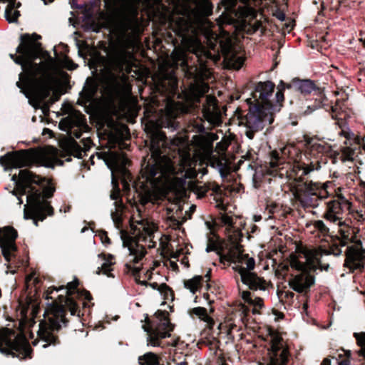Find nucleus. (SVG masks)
Returning a JSON list of instances; mask_svg holds the SVG:
<instances>
[{"mask_svg":"<svg viewBox=\"0 0 365 365\" xmlns=\"http://www.w3.org/2000/svg\"><path fill=\"white\" fill-rule=\"evenodd\" d=\"M78 285L79 280L76 277L66 286H61L58 288L53 287L45 292L46 299H53L51 294L53 290L58 292L63 289H66V296L58 295L57 299L53 300L46 309L45 314L47 316L48 322L42 325L38 332L40 339L46 343L43 345V348L60 344L59 338L54 332H58L62 327L68 326L69 322L66 317L68 312H70L71 316L77 315L79 318L81 317V310L78 304L73 298V295L77 294L81 290L78 289Z\"/></svg>","mask_w":365,"mask_h":365,"instance_id":"nucleus-4","label":"nucleus"},{"mask_svg":"<svg viewBox=\"0 0 365 365\" xmlns=\"http://www.w3.org/2000/svg\"><path fill=\"white\" fill-rule=\"evenodd\" d=\"M203 118L208 122L212 123L214 121V113L209 108H205L202 110Z\"/></svg>","mask_w":365,"mask_h":365,"instance_id":"nucleus-44","label":"nucleus"},{"mask_svg":"<svg viewBox=\"0 0 365 365\" xmlns=\"http://www.w3.org/2000/svg\"><path fill=\"white\" fill-rule=\"evenodd\" d=\"M81 151L82 150L81 147L78 145V143L76 141H74L71 147V154L76 158H81Z\"/></svg>","mask_w":365,"mask_h":365,"instance_id":"nucleus-46","label":"nucleus"},{"mask_svg":"<svg viewBox=\"0 0 365 365\" xmlns=\"http://www.w3.org/2000/svg\"><path fill=\"white\" fill-rule=\"evenodd\" d=\"M211 189L216 194H219L221 192L220 187L218 185H214Z\"/></svg>","mask_w":365,"mask_h":365,"instance_id":"nucleus-57","label":"nucleus"},{"mask_svg":"<svg viewBox=\"0 0 365 365\" xmlns=\"http://www.w3.org/2000/svg\"><path fill=\"white\" fill-rule=\"evenodd\" d=\"M170 264L173 270H178V266L175 262L170 261Z\"/></svg>","mask_w":365,"mask_h":365,"instance_id":"nucleus-62","label":"nucleus"},{"mask_svg":"<svg viewBox=\"0 0 365 365\" xmlns=\"http://www.w3.org/2000/svg\"><path fill=\"white\" fill-rule=\"evenodd\" d=\"M242 283L253 291H264L268 287V283L263 277H259L256 273L252 272L242 277Z\"/></svg>","mask_w":365,"mask_h":365,"instance_id":"nucleus-19","label":"nucleus"},{"mask_svg":"<svg viewBox=\"0 0 365 365\" xmlns=\"http://www.w3.org/2000/svg\"><path fill=\"white\" fill-rule=\"evenodd\" d=\"M285 88L300 92L304 96L309 95L312 92L317 95L322 91L320 88L315 85L314 81L309 79H294L290 83H286Z\"/></svg>","mask_w":365,"mask_h":365,"instance_id":"nucleus-18","label":"nucleus"},{"mask_svg":"<svg viewBox=\"0 0 365 365\" xmlns=\"http://www.w3.org/2000/svg\"><path fill=\"white\" fill-rule=\"evenodd\" d=\"M98 87L94 83H91L83 87V91L80 93V98L77 103L82 106H86L88 103H91L97 92Z\"/></svg>","mask_w":365,"mask_h":365,"instance_id":"nucleus-22","label":"nucleus"},{"mask_svg":"<svg viewBox=\"0 0 365 365\" xmlns=\"http://www.w3.org/2000/svg\"><path fill=\"white\" fill-rule=\"evenodd\" d=\"M63 123L65 124L66 128H88L86 116L76 110H74L66 118H63Z\"/></svg>","mask_w":365,"mask_h":365,"instance_id":"nucleus-20","label":"nucleus"},{"mask_svg":"<svg viewBox=\"0 0 365 365\" xmlns=\"http://www.w3.org/2000/svg\"><path fill=\"white\" fill-rule=\"evenodd\" d=\"M20 81L16 82V86L21 89L22 92L26 95V97H33L36 101H37L40 103H43V111L44 114H46V112L49 111V104L46 102L47 98L40 99L36 97L27 87L25 80H26V72L21 73L19 75Z\"/></svg>","mask_w":365,"mask_h":365,"instance_id":"nucleus-21","label":"nucleus"},{"mask_svg":"<svg viewBox=\"0 0 365 365\" xmlns=\"http://www.w3.org/2000/svg\"><path fill=\"white\" fill-rule=\"evenodd\" d=\"M317 96L318 98L315 100V106L323 108L327 111H330L333 118L341 120V115L343 111L342 103L337 99L335 104L333 105L332 103L324 96L322 90L319 94H317Z\"/></svg>","mask_w":365,"mask_h":365,"instance_id":"nucleus-17","label":"nucleus"},{"mask_svg":"<svg viewBox=\"0 0 365 365\" xmlns=\"http://www.w3.org/2000/svg\"><path fill=\"white\" fill-rule=\"evenodd\" d=\"M0 247L1 248V252L7 262H9L10 257L11 256V252L15 251L16 250V245H10L1 242L0 243Z\"/></svg>","mask_w":365,"mask_h":365,"instance_id":"nucleus-37","label":"nucleus"},{"mask_svg":"<svg viewBox=\"0 0 365 365\" xmlns=\"http://www.w3.org/2000/svg\"><path fill=\"white\" fill-rule=\"evenodd\" d=\"M290 266L292 269L299 271L300 273L292 275L289 280L290 288L298 293L306 294L314 284L315 277L311 274L312 272L317 270V265L312 263L302 262L294 256L290 261Z\"/></svg>","mask_w":365,"mask_h":365,"instance_id":"nucleus-12","label":"nucleus"},{"mask_svg":"<svg viewBox=\"0 0 365 365\" xmlns=\"http://www.w3.org/2000/svg\"><path fill=\"white\" fill-rule=\"evenodd\" d=\"M192 125L197 133H205V127L204 125V120L201 118H197L192 122Z\"/></svg>","mask_w":365,"mask_h":365,"instance_id":"nucleus-39","label":"nucleus"},{"mask_svg":"<svg viewBox=\"0 0 365 365\" xmlns=\"http://www.w3.org/2000/svg\"><path fill=\"white\" fill-rule=\"evenodd\" d=\"M212 12V5L208 1L199 2L194 7L187 4H185L181 11L182 16L172 18L169 27L175 36L185 40L195 33L196 26L201 19Z\"/></svg>","mask_w":365,"mask_h":365,"instance_id":"nucleus-6","label":"nucleus"},{"mask_svg":"<svg viewBox=\"0 0 365 365\" xmlns=\"http://www.w3.org/2000/svg\"><path fill=\"white\" fill-rule=\"evenodd\" d=\"M243 262H245L247 266L245 269L247 270V272H250L251 270L254 269L255 267V261L253 258L249 257L248 255L247 257H244L242 263Z\"/></svg>","mask_w":365,"mask_h":365,"instance_id":"nucleus-45","label":"nucleus"},{"mask_svg":"<svg viewBox=\"0 0 365 365\" xmlns=\"http://www.w3.org/2000/svg\"><path fill=\"white\" fill-rule=\"evenodd\" d=\"M178 115L173 112H168L161 119V128H168L172 131L180 128V123L177 120Z\"/></svg>","mask_w":365,"mask_h":365,"instance_id":"nucleus-27","label":"nucleus"},{"mask_svg":"<svg viewBox=\"0 0 365 365\" xmlns=\"http://www.w3.org/2000/svg\"><path fill=\"white\" fill-rule=\"evenodd\" d=\"M242 298L245 303L253 307L252 310L253 314H259V309L264 307L263 299L259 297H254L249 291H244L242 294Z\"/></svg>","mask_w":365,"mask_h":365,"instance_id":"nucleus-24","label":"nucleus"},{"mask_svg":"<svg viewBox=\"0 0 365 365\" xmlns=\"http://www.w3.org/2000/svg\"><path fill=\"white\" fill-rule=\"evenodd\" d=\"M153 289L158 290L160 292H163L165 291H169L171 295L173 294V289L165 283H163L161 284H158L157 282L149 283L148 284Z\"/></svg>","mask_w":365,"mask_h":365,"instance_id":"nucleus-40","label":"nucleus"},{"mask_svg":"<svg viewBox=\"0 0 365 365\" xmlns=\"http://www.w3.org/2000/svg\"><path fill=\"white\" fill-rule=\"evenodd\" d=\"M345 354V358L341 359L339 362V365H350V359L351 357V351L348 350L345 351L343 349Z\"/></svg>","mask_w":365,"mask_h":365,"instance_id":"nucleus-47","label":"nucleus"},{"mask_svg":"<svg viewBox=\"0 0 365 365\" xmlns=\"http://www.w3.org/2000/svg\"><path fill=\"white\" fill-rule=\"evenodd\" d=\"M272 314L277 317V318L275 319L276 321L278 319H283L284 318V313L279 312L277 309H273Z\"/></svg>","mask_w":365,"mask_h":365,"instance_id":"nucleus-52","label":"nucleus"},{"mask_svg":"<svg viewBox=\"0 0 365 365\" xmlns=\"http://www.w3.org/2000/svg\"><path fill=\"white\" fill-rule=\"evenodd\" d=\"M268 335L271 337L268 349L269 359L274 361H279L282 365H287L290 352L289 348L284 346L283 338L272 327L268 328Z\"/></svg>","mask_w":365,"mask_h":365,"instance_id":"nucleus-15","label":"nucleus"},{"mask_svg":"<svg viewBox=\"0 0 365 365\" xmlns=\"http://www.w3.org/2000/svg\"><path fill=\"white\" fill-rule=\"evenodd\" d=\"M140 365H159L160 357L155 353L148 352L138 357Z\"/></svg>","mask_w":365,"mask_h":365,"instance_id":"nucleus-31","label":"nucleus"},{"mask_svg":"<svg viewBox=\"0 0 365 365\" xmlns=\"http://www.w3.org/2000/svg\"><path fill=\"white\" fill-rule=\"evenodd\" d=\"M326 205L324 218L339 225L336 235L331 237V253L339 256L343 252L342 247H346L344 267L352 273L356 271L361 272L364 268V255L362 243L357 239L358 230L341 221L344 208H349L351 204L344 197L340 195L339 199L331 200Z\"/></svg>","mask_w":365,"mask_h":365,"instance_id":"nucleus-2","label":"nucleus"},{"mask_svg":"<svg viewBox=\"0 0 365 365\" xmlns=\"http://www.w3.org/2000/svg\"><path fill=\"white\" fill-rule=\"evenodd\" d=\"M308 144L309 148L304 154L307 162L287 161L282 150H273L269 153V161L265 167L269 175L293 180L296 182L293 192L297 201L304 208H314L319 205V200L333 195L335 188L331 181L322 183L309 180L310 173L319 170L322 164L327 163L328 159L333 164L336 163L338 160L342 162L352 161L355 150L350 147H344L341 151H335L324 143L309 142Z\"/></svg>","mask_w":365,"mask_h":365,"instance_id":"nucleus-1","label":"nucleus"},{"mask_svg":"<svg viewBox=\"0 0 365 365\" xmlns=\"http://www.w3.org/2000/svg\"><path fill=\"white\" fill-rule=\"evenodd\" d=\"M88 26L91 31L95 32H99L101 29V25L95 21L90 22Z\"/></svg>","mask_w":365,"mask_h":365,"instance_id":"nucleus-50","label":"nucleus"},{"mask_svg":"<svg viewBox=\"0 0 365 365\" xmlns=\"http://www.w3.org/2000/svg\"><path fill=\"white\" fill-rule=\"evenodd\" d=\"M181 263L183 264L185 267H190V264H189V261H188V258L187 257H184L182 259V261H181Z\"/></svg>","mask_w":365,"mask_h":365,"instance_id":"nucleus-59","label":"nucleus"},{"mask_svg":"<svg viewBox=\"0 0 365 365\" xmlns=\"http://www.w3.org/2000/svg\"><path fill=\"white\" fill-rule=\"evenodd\" d=\"M203 277V279L205 278L207 279V282L210 281V277H211V269H210L207 273L205 274V276H202Z\"/></svg>","mask_w":365,"mask_h":365,"instance_id":"nucleus-60","label":"nucleus"},{"mask_svg":"<svg viewBox=\"0 0 365 365\" xmlns=\"http://www.w3.org/2000/svg\"><path fill=\"white\" fill-rule=\"evenodd\" d=\"M62 65L68 70H74L78 66L68 56H65L63 58Z\"/></svg>","mask_w":365,"mask_h":365,"instance_id":"nucleus-42","label":"nucleus"},{"mask_svg":"<svg viewBox=\"0 0 365 365\" xmlns=\"http://www.w3.org/2000/svg\"><path fill=\"white\" fill-rule=\"evenodd\" d=\"M232 269L238 272L240 274L241 277V281L242 282V277L245 275H247L250 272H247V270L242 266L236 264L232 267Z\"/></svg>","mask_w":365,"mask_h":365,"instance_id":"nucleus-48","label":"nucleus"},{"mask_svg":"<svg viewBox=\"0 0 365 365\" xmlns=\"http://www.w3.org/2000/svg\"><path fill=\"white\" fill-rule=\"evenodd\" d=\"M268 365H282V364L279 361H274L272 359H270V363Z\"/></svg>","mask_w":365,"mask_h":365,"instance_id":"nucleus-64","label":"nucleus"},{"mask_svg":"<svg viewBox=\"0 0 365 365\" xmlns=\"http://www.w3.org/2000/svg\"><path fill=\"white\" fill-rule=\"evenodd\" d=\"M98 257L105 261L101 267H98L96 271V274H103L107 275L108 277H114L113 274H111L113 271L112 266L115 262H113L114 256L110 254L101 253L98 255Z\"/></svg>","mask_w":365,"mask_h":365,"instance_id":"nucleus-23","label":"nucleus"},{"mask_svg":"<svg viewBox=\"0 0 365 365\" xmlns=\"http://www.w3.org/2000/svg\"><path fill=\"white\" fill-rule=\"evenodd\" d=\"M243 234L240 230H237L234 234H230L228 240L230 242V247L228 249L227 252L225 254L223 252H220V262L225 264L233 263H242L244 257H247V254H243V246L240 244L242 240Z\"/></svg>","mask_w":365,"mask_h":365,"instance_id":"nucleus-14","label":"nucleus"},{"mask_svg":"<svg viewBox=\"0 0 365 365\" xmlns=\"http://www.w3.org/2000/svg\"><path fill=\"white\" fill-rule=\"evenodd\" d=\"M15 9V0H11L7 5L5 10L6 19L9 23H15L18 21V18L20 16V12Z\"/></svg>","mask_w":365,"mask_h":365,"instance_id":"nucleus-30","label":"nucleus"},{"mask_svg":"<svg viewBox=\"0 0 365 365\" xmlns=\"http://www.w3.org/2000/svg\"><path fill=\"white\" fill-rule=\"evenodd\" d=\"M249 104V110L246 114L244 111L237 108L236 110L240 123L247 128L246 136L253 139L255 133L262 130L266 125L272 123L274 114L277 110L267 109L264 106L252 104L251 98L247 100Z\"/></svg>","mask_w":365,"mask_h":365,"instance_id":"nucleus-8","label":"nucleus"},{"mask_svg":"<svg viewBox=\"0 0 365 365\" xmlns=\"http://www.w3.org/2000/svg\"><path fill=\"white\" fill-rule=\"evenodd\" d=\"M133 234L135 236H127L123 238V247H128L129 255L133 256L129 263H126L125 267L128 272L131 271L132 274L135 279L140 277V269L139 267H133L130 263L138 264L145 255L147 251L145 247L139 243L143 238V241L146 240V237H152L153 230L150 227V223L147 219H141L135 222L132 221L130 224Z\"/></svg>","mask_w":365,"mask_h":365,"instance_id":"nucleus-7","label":"nucleus"},{"mask_svg":"<svg viewBox=\"0 0 365 365\" xmlns=\"http://www.w3.org/2000/svg\"><path fill=\"white\" fill-rule=\"evenodd\" d=\"M120 197V190L118 189L116 191L112 192L110 194V198L112 200H118Z\"/></svg>","mask_w":365,"mask_h":365,"instance_id":"nucleus-53","label":"nucleus"},{"mask_svg":"<svg viewBox=\"0 0 365 365\" xmlns=\"http://www.w3.org/2000/svg\"><path fill=\"white\" fill-rule=\"evenodd\" d=\"M22 170H21L19 171V175H16V174H15V175H14L12 176V178H11V179H12V180H14V181H15V182L19 181V185L22 187L24 194H27V195H28V194H29V189L26 187V183H24V182H23V180H22V179H21V175H20L21 171H22ZM24 170H28V171L31 172V170H28V169H24ZM31 173H33V172L31 171Z\"/></svg>","mask_w":365,"mask_h":365,"instance_id":"nucleus-41","label":"nucleus"},{"mask_svg":"<svg viewBox=\"0 0 365 365\" xmlns=\"http://www.w3.org/2000/svg\"><path fill=\"white\" fill-rule=\"evenodd\" d=\"M101 239L103 244L110 245L111 243L110 239L108 236V233L106 231H103L101 235Z\"/></svg>","mask_w":365,"mask_h":365,"instance_id":"nucleus-51","label":"nucleus"},{"mask_svg":"<svg viewBox=\"0 0 365 365\" xmlns=\"http://www.w3.org/2000/svg\"><path fill=\"white\" fill-rule=\"evenodd\" d=\"M138 15V10L134 6L130 7L126 12L121 14L119 25L125 34L137 36L142 34L143 28Z\"/></svg>","mask_w":365,"mask_h":365,"instance_id":"nucleus-16","label":"nucleus"},{"mask_svg":"<svg viewBox=\"0 0 365 365\" xmlns=\"http://www.w3.org/2000/svg\"><path fill=\"white\" fill-rule=\"evenodd\" d=\"M21 178L29 189L27 204L24 206V217L26 220H33L38 226V221H43L47 216L54 214V209L47 199L51 198L56 188L46 177H41L28 170L21 171Z\"/></svg>","mask_w":365,"mask_h":365,"instance_id":"nucleus-5","label":"nucleus"},{"mask_svg":"<svg viewBox=\"0 0 365 365\" xmlns=\"http://www.w3.org/2000/svg\"><path fill=\"white\" fill-rule=\"evenodd\" d=\"M321 365H331V360L328 358L324 359Z\"/></svg>","mask_w":365,"mask_h":365,"instance_id":"nucleus-63","label":"nucleus"},{"mask_svg":"<svg viewBox=\"0 0 365 365\" xmlns=\"http://www.w3.org/2000/svg\"><path fill=\"white\" fill-rule=\"evenodd\" d=\"M184 287L192 294L200 291L203 284V277L202 275H195L192 278L183 280Z\"/></svg>","mask_w":365,"mask_h":365,"instance_id":"nucleus-28","label":"nucleus"},{"mask_svg":"<svg viewBox=\"0 0 365 365\" xmlns=\"http://www.w3.org/2000/svg\"><path fill=\"white\" fill-rule=\"evenodd\" d=\"M88 128H67V131L70 133L71 135L74 136L76 138H80L83 133V130L87 129Z\"/></svg>","mask_w":365,"mask_h":365,"instance_id":"nucleus-43","label":"nucleus"},{"mask_svg":"<svg viewBox=\"0 0 365 365\" xmlns=\"http://www.w3.org/2000/svg\"><path fill=\"white\" fill-rule=\"evenodd\" d=\"M41 38L36 33L21 35V43L16 49L19 55L10 53L9 57L26 72L25 83L28 88L42 100L50 96L51 76L47 63H36L42 50L41 43L37 42Z\"/></svg>","mask_w":365,"mask_h":365,"instance_id":"nucleus-3","label":"nucleus"},{"mask_svg":"<svg viewBox=\"0 0 365 365\" xmlns=\"http://www.w3.org/2000/svg\"><path fill=\"white\" fill-rule=\"evenodd\" d=\"M77 295L81 297H83L85 300H87L88 302L93 299L92 295L90 293V292L85 289H81L79 292L77 294Z\"/></svg>","mask_w":365,"mask_h":365,"instance_id":"nucleus-49","label":"nucleus"},{"mask_svg":"<svg viewBox=\"0 0 365 365\" xmlns=\"http://www.w3.org/2000/svg\"><path fill=\"white\" fill-rule=\"evenodd\" d=\"M158 173L159 166L155 163H148V165L144 168V174L148 181H154L155 179V176Z\"/></svg>","mask_w":365,"mask_h":365,"instance_id":"nucleus-33","label":"nucleus"},{"mask_svg":"<svg viewBox=\"0 0 365 365\" xmlns=\"http://www.w3.org/2000/svg\"><path fill=\"white\" fill-rule=\"evenodd\" d=\"M190 314L191 315H196L200 319L203 320L206 322H213L212 318L207 314V309L202 307H197L192 309L190 311Z\"/></svg>","mask_w":365,"mask_h":365,"instance_id":"nucleus-34","label":"nucleus"},{"mask_svg":"<svg viewBox=\"0 0 365 365\" xmlns=\"http://www.w3.org/2000/svg\"><path fill=\"white\" fill-rule=\"evenodd\" d=\"M285 85L286 83L280 81L277 86L278 91L274 97L275 101H274L270 98L273 96L275 84L270 81L258 82L252 92V97L256 102L255 104L264 106L267 109L279 111L284 100Z\"/></svg>","mask_w":365,"mask_h":365,"instance_id":"nucleus-11","label":"nucleus"},{"mask_svg":"<svg viewBox=\"0 0 365 365\" xmlns=\"http://www.w3.org/2000/svg\"><path fill=\"white\" fill-rule=\"evenodd\" d=\"M317 269L319 268L321 270L328 271V269H329V264H321L320 262H319L318 266H317Z\"/></svg>","mask_w":365,"mask_h":365,"instance_id":"nucleus-56","label":"nucleus"},{"mask_svg":"<svg viewBox=\"0 0 365 365\" xmlns=\"http://www.w3.org/2000/svg\"><path fill=\"white\" fill-rule=\"evenodd\" d=\"M167 137L165 133L160 130H155L151 135V151L155 153L160 155L161 153L160 143H165Z\"/></svg>","mask_w":365,"mask_h":365,"instance_id":"nucleus-26","label":"nucleus"},{"mask_svg":"<svg viewBox=\"0 0 365 365\" xmlns=\"http://www.w3.org/2000/svg\"><path fill=\"white\" fill-rule=\"evenodd\" d=\"M162 294H163L164 296V299H169V297H174V294L173 295H171L170 294V292L169 291H165L163 292H160Z\"/></svg>","mask_w":365,"mask_h":365,"instance_id":"nucleus-58","label":"nucleus"},{"mask_svg":"<svg viewBox=\"0 0 365 365\" xmlns=\"http://www.w3.org/2000/svg\"><path fill=\"white\" fill-rule=\"evenodd\" d=\"M32 351L31 346L21 334H17L14 330L8 327L0 329V353L13 358L19 357L21 354L23 358L29 356Z\"/></svg>","mask_w":365,"mask_h":365,"instance_id":"nucleus-10","label":"nucleus"},{"mask_svg":"<svg viewBox=\"0 0 365 365\" xmlns=\"http://www.w3.org/2000/svg\"><path fill=\"white\" fill-rule=\"evenodd\" d=\"M2 236L0 237V243H7L15 245V241L18 237L17 231L13 227H5L3 229Z\"/></svg>","mask_w":365,"mask_h":365,"instance_id":"nucleus-29","label":"nucleus"},{"mask_svg":"<svg viewBox=\"0 0 365 365\" xmlns=\"http://www.w3.org/2000/svg\"><path fill=\"white\" fill-rule=\"evenodd\" d=\"M353 336L356 341V344L361 348L359 351V355L363 356L365 359V331L354 332Z\"/></svg>","mask_w":365,"mask_h":365,"instance_id":"nucleus-35","label":"nucleus"},{"mask_svg":"<svg viewBox=\"0 0 365 365\" xmlns=\"http://www.w3.org/2000/svg\"><path fill=\"white\" fill-rule=\"evenodd\" d=\"M155 317L159 320L157 326L153 328V323L148 315L145 317L146 324L143 329L148 333V344L153 346H161V339L170 337V332L174 329V325L170 322L169 314L165 310L158 309L155 313Z\"/></svg>","mask_w":365,"mask_h":365,"instance_id":"nucleus-13","label":"nucleus"},{"mask_svg":"<svg viewBox=\"0 0 365 365\" xmlns=\"http://www.w3.org/2000/svg\"><path fill=\"white\" fill-rule=\"evenodd\" d=\"M220 220V222L222 223V225L227 226V228L226 230L229 233L232 232L231 234H234V232L235 230H239L238 228H236L234 226L235 223H234L233 219L231 216H229L227 214H222Z\"/></svg>","mask_w":365,"mask_h":365,"instance_id":"nucleus-36","label":"nucleus"},{"mask_svg":"<svg viewBox=\"0 0 365 365\" xmlns=\"http://www.w3.org/2000/svg\"><path fill=\"white\" fill-rule=\"evenodd\" d=\"M242 306V313L240 314V319H242V314H243L244 315H247L249 312H250V309L248 307H247L244 304H241Z\"/></svg>","mask_w":365,"mask_h":365,"instance_id":"nucleus-55","label":"nucleus"},{"mask_svg":"<svg viewBox=\"0 0 365 365\" xmlns=\"http://www.w3.org/2000/svg\"><path fill=\"white\" fill-rule=\"evenodd\" d=\"M314 227L324 236H329L330 237V242L329 246V250L327 251L328 254H331V237L336 236L329 235V229L327 227V226L324 224V222L322 220H317L314 223Z\"/></svg>","mask_w":365,"mask_h":365,"instance_id":"nucleus-32","label":"nucleus"},{"mask_svg":"<svg viewBox=\"0 0 365 365\" xmlns=\"http://www.w3.org/2000/svg\"><path fill=\"white\" fill-rule=\"evenodd\" d=\"M276 16L280 21H284L285 19V14L283 12L279 13Z\"/></svg>","mask_w":365,"mask_h":365,"instance_id":"nucleus-61","label":"nucleus"},{"mask_svg":"<svg viewBox=\"0 0 365 365\" xmlns=\"http://www.w3.org/2000/svg\"><path fill=\"white\" fill-rule=\"evenodd\" d=\"M115 63L120 71H123L124 66L128 63V59L125 53L118 54L115 57Z\"/></svg>","mask_w":365,"mask_h":365,"instance_id":"nucleus-38","label":"nucleus"},{"mask_svg":"<svg viewBox=\"0 0 365 365\" xmlns=\"http://www.w3.org/2000/svg\"><path fill=\"white\" fill-rule=\"evenodd\" d=\"M206 252H216L217 255H220V252H224L222 242L215 232H212V234L207 236Z\"/></svg>","mask_w":365,"mask_h":365,"instance_id":"nucleus-25","label":"nucleus"},{"mask_svg":"<svg viewBox=\"0 0 365 365\" xmlns=\"http://www.w3.org/2000/svg\"><path fill=\"white\" fill-rule=\"evenodd\" d=\"M205 225L207 227V228L210 230V235L212 234V232H215L214 230V226L216 225L215 222H205Z\"/></svg>","mask_w":365,"mask_h":365,"instance_id":"nucleus-54","label":"nucleus"},{"mask_svg":"<svg viewBox=\"0 0 365 365\" xmlns=\"http://www.w3.org/2000/svg\"><path fill=\"white\" fill-rule=\"evenodd\" d=\"M0 165L5 169L31 168L33 165L54 168L53 159L45 153L36 152L34 149L19 150L8 152L0 157Z\"/></svg>","mask_w":365,"mask_h":365,"instance_id":"nucleus-9","label":"nucleus"}]
</instances>
